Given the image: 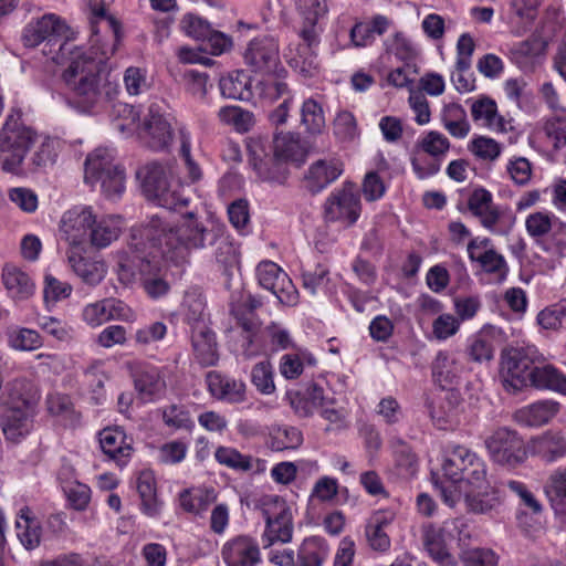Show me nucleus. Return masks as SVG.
I'll list each match as a JSON object with an SVG mask.
<instances>
[{"mask_svg": "<svg viewBox=\"0 0 566 566\" xmlns=\"http://www.w3.org/2000/svg\"><path fill=\"white\" fill-rule=\"evenodd\" d=\"M166 235L164 255L176 265L187 263L191 250L208 247H216V261L223 266L224 272L238 263L237 250L229 240L226 227L213 222L205 224L193 212L184 214L176 231H168Z\"/></svg>", "mask_w": 566, "mask_h": 566, "instance_id": "f257e3e1", "label": "nucleus"}, {"mask_svg": "<svg viewBox=\"0 0 566 566\" xmlns=\"http://www.w3.org/2000/svg\"><path fill=\"white\" fill-rule=\"evenodd\" d=\"M103 69V60L92 53L72 52L62 74L63 82L73 93L71 105L83 113H91L117 94V85L102 75Z\"/></svg>", "mask_w": 566, "mask_h": 566, "instance_id": "f03ea898", "label": "nucleus"}, {"mask_svg": "<svg viewBox=\"0 0 566 566\" xmlns=\"http://www.w3.org/2000/svg\"><path fill=\"white\" fill-rule=\"evenodd\" d=\"M176 231L164 220V217L153 216L140 234H133L126 249L117 252L116 273L120 283L129 285L150 269H155L158 258H163L166 248V233Z\"/></svg>", "mask_w": 566, "mask_h": 566, "instance_id": "7ed1b4c3", "label": "nucleus"}, {"mask_svg": "<svg viewBox=\"0 0 566 566\" xmlns=\"http://www.w3.org/2000/svg\"><path fill=\"white\" fill-rule=\"evenodd\" d=\"M446 481L432 474L434 486L442 501L450 507L461 500L463 491L469 488L483 489L486 484L485 465L481 459L464 447L457 446L442 464Z\"/></svg>", "mask_w": 566, "mask_h": 566, "instance_id": "20e7f679", "label": "nucleus"}, {"mask_svg": "<svg viewBox=\"0 0 566 566\" xmlns=\"http://www.w3.org/2000/svg\"><path fill=\"white\" fill-rule=\"evenodd\" d=\"M136 176L142 180L146 197L168 210H179L188 205L189 198L184 193L182 186L171 180V169L158 161L140 167Z\"/></svg>", "mask_w": 566, "mask_h": 566, "instance_id": "39448f33", "label": "nucleus"}, {"mask_svg": "<svg viewBox=\"0 0 566 566\" xmlns=\"http://www.w3.org/2000/svg\"><path fill=\"white\" fill-rule=\"evenodd\" d=\"M38 134L19 123V114H10L0 130V158L7 171H14L35 144Z\"/></svg>", "mask_w": 566, "mask_h": 566, "instance_id": "423d86ee", "label": "nucleus"}, {"mask_svg": "<svg viewBox=\"0 0 566 566\" xmlns=\"http://www.w3.org/2000/svg\"><path fill=\"white\" fill-rule=\"evenodd\" d=\"M65 31V23L57 15L48 13L24 27L21 41L25 48H35L44 42L45 48L50 46V50H43V53L51 55V59L57 62L60 55H64V51L72 53L69 43L61 42V36Z\"/></svg>", "mask_w": 566, "mask_h": 566, "instance_id": "0eeeda50", "label": "nucleus"}, {"mask_svg": "<svg viewBox=\"0 0 566 566\" xmlns=\"http://www.w3.org/2000/svg\"><path fill=\"white\" fill-rule=\"evenodd\" d=\"M537 352L527 348H504L501 353L500 378L504 389L516 394L528 387Z\"/></svg>", "mask_w": 566, "mask_h": 566, "instance_id": "6e6552de", "label": "nucleus"}, {"mask_svg": "<svg viewBox=\"0 0 566 566\" xmlns=\"http://www.w3.org/2000/svg\"><path fill=\"white\" fill-rule=\"evenodd\" d=\"M243 62L253 73L263 75L279 74L286 76L287 71L280 60V46L272 35L252 39L243 52Z\"/></svg>", "mask_w": 566, "mask_h": 566, "instance_id": "1a4fd4ad", "label": "nucleus"}, {"mask_svg": "<svg viewBox=\"0 0 566 566\" xmlns=\"http://www.w3.org/2000/svg\"><path fill=\"white\" fill-rule=\"evenodd\" d=\"M465 523L460 518L446 521L440 528H436L429 524L422 528L423 546L432 557L441 566H455L457 559L449 553L447 541L458 538L462 541L461 534Z\"/></svg>", "mask_w": 566, "mask_h": 566, "instance_id": "9d476101", "label": "nucleus"}, {"mask_svg": "<svg viewBox=\"0 0 566 566\" xmlns=\"http://www.w3.org/2000/svg\"><path fill=\"white\" fill-rule=\"evenodd\" d=\"M485 446L492 459L502 465L515 468L526 459L523 440L515 431L507 428L494 431L486 439Z\"/></svg>", "mask_w": 566, "mask_h": 566, "instance_id": "9b49d317", "label": "nucleus"}, {"mask_svg": "<svg viewBox=\"0 0 566 566\" xmlns=\"http://www.w3.org/2000/svg\"><path fill=\"white\" fill-rule=\"evenodd\" d=\"M360 198L352 182H345L343 188L326 200L324 207L327 221H342L346 226L354 224L360 213Z\"/></svg>", "mask_w": 566, "mask_h": 566, "instance_id": "f8f14e48", "label": "nucleus"}, {"mask_svg": "<svg viewBox=\"0 0 566 566\" xmlns=\"http://www.w3.org/2000/svg\"><path fill=\"white\" fill-rule=\"evenodd\" d=\"M250 163L262 180L283 185L290 175L287 163L279 158L274 153L271 155L263 140H253L249 145Z\"/></svg>", "mask_w": 566, "mask_h": 566, "instance_id": "ddd939ff", "label": "nucleus"}, {"mask_svg": "<svg viewBox=\"0 0 566 566\" xmlns=\"http://www.w3.org/2000/svg\"><path fill=\"white\" fill-rule=\"evenodd\" d=\"M138 128L139 138L153 150H165L172 142L171 125L157 104L149 106L148 113Z\"/></svg>", "mask_w": 566, "mask_h": 566, "instance_id": "4468645a", "label": "nucleus"}, {"mask_svg": "<svg viewBox=\"0 0 566 566\" xmlns=\"http://www.w3.org/2000/svg\"><path fill=\"white\" fill-rule=\"evenodd\" d=\"M259 284L285 305L297 302V291L287 274L274 262L263 261L256 266Z\"/></svg>", "mask_w": 566, "mask_h": 566, "instance_id": "2eb2a0df", "label": "nucleus"}, {"mask_svg": "<svg viewBox=\"0 0 566 566\" xmlns=\"http://www.w3.org/2000/svg\"><path fill=\"white\" fill-rule=\"evenodd\" d=\"M296 9L302 18L300 36L306 44L304 51H311L312 46L319 42L321 28L318 21L327 12L325 0H295Z\"/></svg>", "mask_w": 566, "mask_h": 566, "instance_id": "dca6fc26", "label": "nucleus"}, {"mask_svg": "<svg viewBox=\"0 0 566 566\" xmlns=\"http://www.w3.org/2000/svg\"><path fill=\"white\" fill-rule=\"evenodd\" d=\"M94 219L91 207L73 208L63 214L60 231L70 244H85Z\"/></svg>", "mask_w": 566, "mask_h": 566, "instance_id": "f3484780", "label": "nucleus"}, {"mask_svg": "<svg viewBox=\"0 0 566 566\" xmlns=\"http://www.w3.org/2000/svg\"><path fill=\"white\" fill-rule=\"evenodd\" d=\"M130 373L135 390L143 401H153L166 389V381L157 367L134 363L130 365Z\"/></svg>", "mask_w": 566, "mask_h": 566, "instance_id": "a211bd4d", "label": "nucleus"}, {"mask_svg": "<svg viewBox=\"0 0 566 566\" xmlns=\"http://www.w3.org/2000/svg\"><path fill=\"white\" fill-rule=\"evenodd\" d=\"M275 512L263 510L265 518L264 536L269 541V545L274 542L287 543L292 539L293 523L292 513L285 501L276 499L274 502Z\"/></svg>", "mask_w": 566, "mask_h": 566, "instance_id": "6ab92c4d", "label": "nucleus"}, {"mask_svg": "<svg viewBox=\"0 0 566 566\" xmlns=\"http://www.w3.org/2000/svg\"><path fill=\"white\" fill-rule=\"evenodd\" d=\"M34 412L19 407H1L0 426L6 439L18 443L25 438L32 430Z\"/></svg>", "mask_w": 566, "mask_h": 566, "instance_id": "aec40b11", "label": "nucleus"}, {"mask_svg": "<svg viewBox=\"0 0 566 566\" xmlns=\"http://www.w3.org/2000/svg\"><path fill=\"white\" fill-rule=\"evenodd\" d=\"M222 557L228 566H255L261 560L259 544L245 535L227 542Z\"/></svg>", "mask_w": 566, "mask_h": 566, "instance_id": "412c9836", "label": "nucleus"}, {"mask_svg": "<svg viewBox=\"0 0 566 566\" xmlns=\"http://www.w3.org/2000/svg\"><path fill=\"white\" fill-rule=\"evenodd\" d=\"M528 386L566 395V376L553 365L545 363L544 357L537 354Z\"/></svg>", "mask_w": 566, "mask_h": 566, "instance_id": "4be33fe9", "label": "nucleus"}, {"mask_svg": "<svg viewBox=\"0 0 566 566\" xmlns=\"http://www.w3.org/2000/svg\"><path fill=\"white\" fill-rule=\"evenodd\" d=\"M207 384L210 394L219 400L238 403L242 402L245 398V385L243 381L229 378L218 371H209L207 374Z\"/></svg>", "mask_w": 566, "mask_h": 566, "instance_id": "5701e85b", "label": "nucleus"}, {"mask_svg": "<svg viewBox=\"0 0 566 566\" xmlns=\"http://www.w3.org/2000/svg\"><path fill=\"white\" fill-rule=\"evenodd\" d=\"M343 172L342 165L337 161L319 159L311 165L305 175V188L316 195L335 181Z\"/></svg>", "mask_w": 566, "mask_h": 566, "instance_id": "b1692460", "label": "nucleus"}, {"mask_svg": "<svg viewBox=\"0 0 566 566\" xmlns=\"http://www.w3.org/2000/svg\"><path fill=\"white\" fill-rule=\"evenodd\" d=\"M8 401L3 407H19L35 411L40 394L34 384L27 378H17L7 385Z\"/></svg>", "mask_w": 566, "mask_h": 566, "instance_id": "393cba45", "label": "nucleus"}, {"mask_svg": "<svg viewBox=\"0 0 566 566\" xmlns=\"http://www.w3.org/2000/svg\"><path fill=\"white\" fill-rule=\"evenodd\" d=\"M468 209L480 219L484 228L490 230L500 219V211L493 203L492 195L484 188L473 190L468 200Z\"/></svg>", "mask_w": 566, "mask_h": 566, "instance_id": "a878e982", "label": "nucleus"}, {"mask_svg": "<svg viewBox=\"0 0 566 566\" xmlns=\"http://www.w3.org/2000/svg\"><path fill=\"white\" fill-rule=\"evenodd\" d=\"M533 454L547 462H553L566 455V438L560 432L546 431L530 442Z\"/></svg>", "mask_w": 566, "mask_h": 566, "instance_id": "bb28decb", "label": "nucleus"}, {"mask_svg": "<svg viewBox=\"0 0 566 566\" xmlns=\"http://www.w3.org/2000/svg\"><path fill=\"white\" fill-rule=\"evenodd\" d=\"M69 263L74 273L90 286L99 284L107 273V266L104 261L77 253L69 255Z\"/></svg>", "mask_w": 566, "mask_h": 566, "instance_id": "cd10ccee", "label": "nucleus"}, {"mask_svg": "<svg viewBox=\"0 0 566 566\" xmlns=\"http://www.w3.org/2000/svg\"><path fill=\"white\" fill-rule=\"evenodd\" d=\"M265 145L266 148L269 150H273L279 158L296 163L297 166L304 163L307 154L305 147L301 144L298 135L291 133L277 134L275 135L272 145L266 143Z\"/></svg>", "mask_w": 566, "mask_h": 566, "instance_id": "c85d7f7f", "label": "nucleus"}, {"mask_svg": "<svg viewBox=\"0 0 566 566\" xmlns=\"http://www.w3.org/2000/svg\"><path fill=\"white\" fill-rule=\"evenodd\" d=\"M478 240L473 239L468 244V254L471 261L478 262L484 272L496 274L500 279H505L509 268L504 256L494 249H488L483 253H476Z\"/></svg>", "mask_w": 566, "mask_h": 566, "instance_id": "c756f323", "label": "nucleus"}, {"mask_svg": "<svg viewBox=\"0 0 566 566\" xmlns=\"http://www.w3.org/2000/svg\"><path fill=\"white\" fill-rule=\"evenodd\" d=\"M15 526L19 530L18 537L27 549H34L41 543L42 528L30 507L24 506L19 512Z\"/></svg>", "mask_w": 566, "mask_h": 566, "instance_id": "7c9ffc66", "label": "nucleus"}, {"mask_svg": "<svg viewBox=\"0 0 566 566\" xmlns=\"http://www.w3.org/2000/svg\"><path fill=\"white\" fill-rule=\"evenodd\" d=\"M2 281L10 295L17 300H27L34 293L33 281L25 272L15 266L3 269Z\"/></svg>", "mask_w": 566, "mask_h": 566, "instance_id": "2f4dec72", "label": "nucleus"}, {"mask_svg": "<svg viewBox=\"0 0 566 566\" xmlns=\"http://www.w3.org/2000/svg\"><path fill=\"white\" fill-rule=\"evenodd\" d=\"M192 346L198 363L203 367L213 366L219 360L216 335L208 328L192 335Z\"/></svg>", "mask_w": 566, "mask_h": 566, "instance_id": "473e14b6", "label": "nucleus"}, {"mask_svg": "<svg viewBox=\"0 0 566 566\" xmlns=\"http://www.w3.org/2000/svg\"><path fill=\"white\" fill-rule=\"evenodd\" d=\"M221 94L231 99L250 101L253 96L250 77L244 71H235L220 80Z\"/></svg>", "mask_w": 566, "mask_h": 566, "instance_id": "72a5a7b5", "label": "nucleus"}, {"mask_svg": "<svg viewBox=\"0 0 566 566\" xmlns=\"http://www.w3.org/2000/svg\"><path fill=\"white\" fill-rule=\"evenodd\" d=\"M558 410V403L551 400L537 401L516 412V419L528 426L538 427L552 419Z\"/></svg>", "mask_w": 566, "mask_h": 566, "instance_id": "f704fd0d", "label": "nucleus"}, {"mask_svg": "<svg viewBox=\"0 0 566 566\" xmlns=\"http://www.w3.org/2000/svg\"><path fill=\"white\" fill-rule=\"evenodd\" d=\"M119 233L120 229L113 219H97L95 216L94 224H92L91 230L88 231L86 243H90L96 249H104L113 241L117 240Z\"/></svg>", "mask_w": 566, "mask_h": 566, "instance_id": "c9c22d12", "label": "nucleus"}, {"mask_svg": "<svg viewBox=\"0 0 566 566\" xmlns=\"http://www.w3.org/2000/svg\"><path fill=\"white\" fill-rule=\"evenodd\" d=\"M117 167L108 149L97 148L86 157L84 179L87 184L95 186L97 177Z\"/></svg>", "mask_w": 566, "mask_h": 566, "instance_id": "e433bc0d", "label": "nucleus"}, {"mask_svg": "<svg viewBox=\"0 0 566 566\" xmlns=\"http://www.w3.org/2000/svg\"><path fill=\"white\" fill-rule=\"evenodd\" d=\"M488 483L483 489L469 488L462 493L467 510L474 514H488L499 506V497L494 494H490L488 490Z\"/></svg>", "mask_w": 566, "mask_h": 566, "instance_id": "4c0bfd02", "label": "nucleus"}, {"mask_svg": "<svg viewBox=\"0 0 566 566\" xmlns=\"http://www.w3.org/2000/svg\"><path fill=\"white\" fill-rule=\"evenodd\" d=\"M125 438V433L119 429H103L99 432V444L103 452L112 459H116L118 455H129L130 447L124 443Z\"/></svg>", "mask_w": 566, "mask_h": 566, "instance_id": "58836bf2", "label": "nucleus"}, {"mask_svg": "<svg viewBox=\"0 0 566 566\" xmlns=\"http://www.w3.org/2000/svg\"><path fill=\"white\" fill-rule=\"evenodd\" d=\"M432 376L434 380L446 388L451 386L458 377V367L454 359L446 352H439L432 364Z\"/></svg>", "mask_w": 566, "mask_h": 566, "instance_id": "ea45409f", "label": "nucleus"}, {"mask_svg": "<svg viewBox=\"0 0 566 566\" xmlns=\"http://www.w3.org/2000/svg\"><path fill=\"white\" fill-rule=\"evenodd\" d=\"M111 118L116 129L130 133L139 119V112L133 105L116 102L112 105Z\"/></svg>", "mask_w": 566, "mask_h": 566, "instance_id": "a19ab883", "label": "nucleus"}, {"mask_svg": "<svg viewBox=\"0 0 566 566\" xmlns=\"http://www.w3.org/2000/svg\"><path fill=\"white\" fill-rule=\"evenodd\" d=\"M385 52L394 54L400 61H411L417 56V49L411 40L401 31H397L384 41Z\"/></svg>", "mask_w": 566, "mask_h": 566, "instance_id": "79ce46f5", "label": "nucleus"}, {"mask_svg": "<svg viewBox=\"0 0 566 566\" xmlns=\"http://www.w3.org/2000/svg\"><path fill=\"white\" fill-rule=\"evenodd\" d=\"M9 345L17 350H35L43 344L41 335L30 328H15L8 333Z\"/></svg>", "mask_w": 566, "mask_h": 566, "instance_id": "37998d69", "label": "nucleus"}, {"mask_svg": "<svg viewBox=\"0 0 566 566\" xmlns=\"http://www.w3.org/2000/svg\"><path fill=\"white\" fill-rule=\"evenodd\" d=\"M99 184L102 192L108 199H116L122 196L125 189V174L120 167L102 174L96 178L95 185Z\"/></svg>", "mask_w": 566, "mask_h": 566, "instance_id": "c03bdc74", "label": "nucleus"}, {"mask_svg": "<svg viewBox=\"0 0 566 566\" xmlns=\"http://www.w3.org/2000/svg\"><path fill=\"white\" fill-rule=\"evenodd\" d=\"M112 2L113 0H90V8L92 12L91 31L93 34H97V23L99 21H105L112 30L115 40L118 41L120 25L114 17L106 14V7Z\"/></svg>", "mask_w": 566, "mask_h": 566, "instance_id": "a18cd8bd", "label": "nucleus"}, {"mask_svg": "<svg viewBox=\"0 0 566 566\" xmlns=\"http://www.w3.org/2000/svg\"><path fill=\"white\" fill-rule=\"evenodd\" d=\"M232 313L237 317L239 325L247 333V346L243 348V355L247 358H251L256 354V352L252 350L251 347L255 342L258 332L260 331L261 322L254 316V314L243 313L237 308H232Z\"/></svg>", "mask_w": 566, "mask_h": 566, "instance_id": "49530a36", "label": "nucleus"}, {"mask_svg": "<svg viewBox=\"0 0 566 566\" xmlns=\"http://www.w3.org/2000/svg\"><path fill=\"white\" fill-rule=\"evenodd\" d=\"M302 124L311 134L321 133L325 126V117L322 106L313 98L306 99L301 109Z\"/></svg>", "mask_w": 566, "mask_h": 566, "instance_id": "de8ad7c7", "label": "nucleus"}, {"mask_svg": "<svg viewBox=\"0 0 566 566\" xmlns=\"http://www.w3.org/2000/svg\"><path fill=\"white\" fill-rule=\"evenodd\" d=\"M219 119L232 125L238 132H248L253 124V115L237 106H226L218 112Z\"/></svg>", "mask_w": 566, "mask_h": 566, "instance_id": "09e8293b", "label": "nucleus"}, {"mask_svg": "<svg viewBox=\"0 0 566 566\" xmlns=\"http://www.w3.org/2000/svg\"><path fill=\"white\" fill-rule=\"evenodd\" d=\"M137 491L140 495L145 512L149 515L157 513L155 479L151 472H142L137 479Z\"/></svg>", "mask_w": 566, "mask_h": 566, "instance_id": "8fccbe9b", "label": "nucleus"}, {"mask_svg": "<svg viewBox=\"0 0 566 566\" xmlns=\"http://www.w3.org/2000/svg\"><path fill=\"white\" fill-rule=\"evenodd\" d=\"M543 490L552 505L562 504L566 500V469L554 471L546 480Z\"/></svg>", "mask_w": 566, "mask_h": 566, "instance_id": "3c124183", "label": "nucleus"}, {"mask_svg": "<svg viewBox=\"0 0 566 566\" xmlns=\"http://www.w3.org/2000/svg\"><path fill=\"white\" fill-rule=\"evenodd\" d=\"M140 281L144 291L151 298H159L166 295L170 290L169 283L160 274L159 262L156 264L155 269L147 271Z\"/></svg>", "mask_w": 566, "mask_h": 566, "instance_id": "603ef678", "label": "nucleus"}, {"mask_svg": "<svg viewBox=\"0 0 566 566\" xmlns=\"http://www.w3.org/2000/svg\"><path fill=\"white\" fill-rule=\"evenodd\" d=\"M471 114L474 120L484 119L488 126L502 127V117L497 115L496 104L490 97H482L471 105Z\"/></svg>", "mask_w": 566, "mask_h": 566, "instance_id": "864d4df0", "label": "nucleus"}, {"mask_svg": "<svg viewBox=\"0 0 566 566\" xmlns=\"http://www.w3.org/2000/svg\"><path fill=\"white\" fill-rule=\"evenodd\" d=\"M216 459L220 464L239 471L252 469V457L243 455L233 448L219 447L216 451Z\"/></svg>", "mask_w": 566, "mask_h": 566, "instance_id": "5fc2aeb1", "label": "nucleus"}, {"mask_svg": "<svg viewBox=\"0 0 566 566\" xmlns=\"http://www.w3.org/2000/svg\"><path fill=\"white\" fill-rule=\"evenodd\" d=\"M460 559L464 566H497L499 557L490 548H463Z\"/></svg>", "mask_w": 566, "mask_h": 566, "instance_id": "6e6d98bb", "label": "nucleus"}, {"mask_svg": "<svg viewBox=\"0 0 566 566\" xmlns=\"http://www.w3.org/2000/svg\"><path fill=\"white\" fill-rule=\"evenodd\" d=\"M251 380L263 395H271L275 390L272 366L269 361H260L253 367Z\"/></svg>", "mask_w": 566, "mask_h": 566, "instance_id": "4d7b16f0", "label": "nucleus"}, {"mask_svg": "<svg viewBox=\"0 0 566 566\" xmlns=\"http://www.w3.org/2000/svg\"><path fill=\"white\" fill-rule=\"evenodd\" d=\"M180 28L188 36L198 41H202L203 38L211 34L210 23L192 13H187L182 17Z\"/></svg>", "mask_w": 566, "mask_h": 566, "instance_id": "13d9d810", "label": "nucleus"}, {"mask_svg": "<svg viewBox=\"0 0 566 566\" xmlns=\"http://www.w3.org/2000/svg\"><path fill=\"white\" fill-rule=\"evenodd\" d=\"M419 146L424 153L438 159L449 150L450 142L441 133L431 130L421 139Z\"/></svg>", "mask_w": 566, "mask_h": 566, "instance_id": "bf43d9fd", "label": "nucleus"}, {"mask_svg": "<svg viewBox=\"0 0 566 566\" xmlns=\"http://www.w3.org/2000/svg\"><path fill=\"white\" fill-rule=\"evenodd\" d=\"M63 490L75 510L82 511L87 506L91 499V489L86 484L74 481L65 484Z\"/></svg>", "mask_w": 566, "mask_h": 566, "instance_id": "052dcab7", "label": "nucleus"}, {"mask_svg": "<svg viewBox=\"0 0 566 566\" xmlns=\"http://www.w3.org/2000/svg\"><path fill=\"white\" fill-rule=\"evenodd\" d=\"M547 42L538 34L534 33L528 39L515 44L511 52L515 56L527 57L543 54Z\"/></svg>", "mask_w": 566, "mask_h": 566, "instance_id": "680f3d73", "label": "nucleus"}, {"mask_svg": "<svg viewBox=\"0 0 566 566\" xmlns=\"http://www.w3.org/2000/svg\"><path fill=\"white\" fill-rule=\"evenodd\" d=\"M469 149L479 158L484 160H494L500 156L501 147L492 138L480 136L474 138Z\"/></svg>", "mask_w": 566, "mask_h": 566, "instance_id": "e2e57ef3", "label": "nucleus"}, {"mask_svg": "<svg viewBox=\"0 0 566 566\" xmlns=\"http://www.w3.org/2000/svg\"><path fill=\"white\" fill-rule=\"evenodd\" d=\"M163 419L167 426L177 429H190L193 426L189 412L184 407L177 405L166 408L163 412Z\"/></svg>", "mask_w": 566, "mask_h": 566, "instance_id": "0e129e2a", "label": "nucleus"}, {"mask_svg": "<svg viewBox=\"0 0 566 566\" xmlns=\"http://www.w3.org/2000/svg\"><path fill=\"white\" fill-rule=\"evenodd\" d=\"M124 83L129 95H139L148 90L145 71L130 66L125 71Z\"/></svg>", "mask_w": 566, "mask_h": 566, "instance_id": "69168bd1", "label": "nucleus"}, {"mask_svg": "<svg viewBox=\"0 0 566 566\" xmlns=\"http://www.w3.org/2000/svg\"><path fill=\"white\" fill-rule=\"evenodd\" d=\"M475 43L468 33L462 34L457 43V70L469 71L471 67V56L474 52Z\"/></svg>", "mask_w": 566, "mask_h": 566, "instance_id": "338daca9", "label": "nucleus"}, {"mask_svg": "<svg viewBox=\"0 0 566 566\" xmlns=\"http://www.w3.org/2000/svg\"><path fill=\"white\" fill-rule=\"evenodd\" d=\"M334 132L343 140L353 139L357 132L356 119L350 112H340L334 120Z\"/></svg>", "mask_w": 566, "mask_h": 566, "instance_id": "774afa93", "label": "nucleus"}]
</instances>
